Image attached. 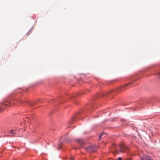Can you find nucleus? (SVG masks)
<instances>
[{"instance_id": "obj_3", "label": "nucleus", "mask_w": 160, "mask_h": 160, "mask_svg": "<svg viewBox=\"0 0 160 160\" xmlns=\"http://www.w3.org/2000/svg\"><path fill=\"white\" fill-rule=\"evenodd\" d=\"M95 146H90L88 147L87 148V150L90 152H95Z\"/></svg>"}, {"instance_id": "obj_2", "label": "nucleus", "mask_w": 160, "mask_h": 160, "mask_svg": "<svg viewBox=\"0 0 160 160\" xmlns=\"http://www.w3.org/2000/svg\"><path fill=\"white\" fill-rule=\"evenodd\" d=\"M126 149L124 145H121L115 148V151L117 153H118L119 152H124Z\"/></svg>"}, {"instance_id": "obj_10", "label": "nucleus", "mask_w": 160, "mask_h": 160, "mask_svg": "<svg viewBox=\"0 0 160 160\" xmlns=\"http://www.w3.org/2000/svg\"><path fill=\"white\" fill-rule=\"evenodd\" d=\"M122 160V158L120 157H119L118 158L117 160Z\"/></svg>"}, {"instance_id": "obj_5", "label": "nucleus", "mask_w": 160, "mask_h": 160, "mask_svg": "<svg viewBox=\"0 0 160 160\" xmlns=\"http://www.w3.org/2000/svg\"><path fill=\"white\" fill-rule=\"evenodd\" d=\"M18 130H11L10 131V133L13 135L16 134L18 133Z\"/></svg>"}, {"instance_id": "obj_4", "label": "nucleus", "mask_w": 160, "mask_h": 160, "mask_svg": "<svg viewBox=\"0 0 160 160\" xmlns=\"http://www.w3.org/2000/svg\"><path fill=\"white\" fill-rule=\"evenodd\" d=\"M141 159L142 160H143L145 159L146 160H152L151 158L148 156H144L143 158H141Z\"/></svg>"}, {"instance_id": "obj_1", "label": "nucleus", "mask_w": 160, "mask_h": 160, "mask_svg": "<svg viewBox=\"0 0 160 160\" xmlns=\"http://www.w3.org/2000/svg\"><path fill=\"white\" fill-rule=\"evenodd\" d=\"M20 102L21 104L22 102V101L21 100H17L16 99L12 100L10 101L8 99L5 100L1 104L0 107V112L2 111V110L6 108V106L10 107L12 103L13 104H15L16 102Z\"/></svg>"}, {"instance_id": "obj_11", "label": "nucleus", "mask_w": 160, "mask_h": 160, "mask_svg": "<svg viewBox=\"0 0 160 160\" xmlns=\"http://www.w3.org/2000/svg\"><path fill=\"white\" fill-rule=\"evenodd\" d=\"M130 84V83H128L127 84H126L125 85V86H126L127 85H129V84Z\"/></svg>"}, {"instance_id": "obj_12", "label": "nucleus", "mask_w": 160, "mask_h": 160, "mask_svg": "<svg viewBox=\"0 0 160 160\" xmlns=\"http://www.w3.org/2000/svg\"><path fill=\"white\" fill-rule=\"evenodd\" d=\"M127 160H131V158L128 159H127Z\"/></svg>"}, {"instance_id": "obj_7", "label": "nucleus", "mask_w": 160, "mask_h": 160, "mask_svg": "<svg viewBox=\"0 0 160 160\" xmlns=\"http://www.w3.org/2000/svg\"><path fill=\"white\" fill-rule=\"evenodd\" d=\"M39 101V100H38L37 101L34 102L33 103H30V104L31 106H33V105L36 104L37 102H38Z\"/></svg>"}, {"instance_id": "obj_6", "label": "nucleus", "mask_w": 160, "mask_h": 160, "mask_svg": "<svg viewBox=\"0 0 160 160\" xmlns=\"http://www.w3.org/2000/svg\"><path fill=\"white\" fill-rule=\"evenodd\" d=\"M77 141L81 144H82L83 143V142L82 140L81 139H77Z\"/></svg>"}, {"instance_id": "obj_8", "label": "nucleus", "mask_w": 160, "mask_h": 160, "mask_svg": "<svg viewBox=\"0 0 160 160\" xmlns=\"http://www.w3.org/2000/svg\"><path fill=\"white\" fill-rule=\"evenodd\" d=\"M104 135V133H102L100 135L99 137V139H100Z\"/></svg>"}, {"instance_id": "obj_9", "label": "nucleus", "mask_w": 160, "mask_h": 160, "mask_svg": "<svg viewBox=\"0 0 160 160\" xmlns=\"http://www.w3.org/2000/svg\"><path fill=\"white\" fill-rule=\"evenodd\" d=\"M71 160H74V158L73 157H71Z\"/></svg>"}, {"instance_id": "obj_13", "label": "nucleus", "mask_w": 160, "mask_h": 160, "mask_svg": "<svg viewBox=\"0 0 160 160\" xmlns=\"http://www.w3.org/2000/svg\"><path fill=\"white\" fill-rule=\"evenodd\" d=\"M158 74L159 75V76L160 77V72H159Z\"/></svg>"}]
</instances>
